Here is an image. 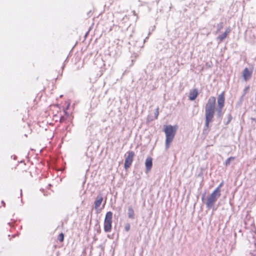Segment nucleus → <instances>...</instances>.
<instances>
[{
	"instance_id": "obj_1",
	"label": "nucleus",
	"mask_w": 256,
	"mask_h": 256,
	"mask_svg": "<svg viewBox=\"0 0 256 256\" xmlns=\"http://www.w3.org/2000/svg\"><path fill=\"white\" fill-rule=\"evenodd\" d=\"M176 128L171 125L166 126L164 130L166 134V148H168L176 134Z\"/></svg>"
},
{
	"instance_id": "obj_2",
	"label": "nucleus",
	"mask_w": 256,
	"mask_h": 256,
	"mask_svg": "<svg viewBox=\"0 0 256 256\" xmlns=\"http://www.w3.org/2000/svg\"><path fill=\"white\" fill-rule=\"evenodd\" d=\"M216 98L210 96L208 100L205 107V115L214 116Z\"/></svg>"
},
{
	"instance_id": "obj_3",
	"label": "nucleus",
	"mask_w": 256,
	"mask_h": 256,
	"mask_svg": "<svg viewBox=\"0 0 256 256\" xmlns=\"http://www.w3.org/2000/svg\"><path fill=\"white\" fill-rule=\"evenodd\" d=\"M112 212L109 211L106 212L104 220V229L106 232H110L112 227Z\"/></svg>"
},
{
	"instance_id": "obj_4",
	"label": "nucleus",
	"mask_w": 256,
	"mask_h": 256,
	"mask_svg": "<svg viewBox=\"0 0 256 256\" xmlns=\"http://www.w3.org/2000/svg\"><path fill=\"white\" fill-rule=\"evenodd\" d=\"M128 156L124 160V167L126 170L129 168L133 162V158L134 156V152L132 151H128L127 152Z\"/></svg>"
},
{
	"instance_id": "obj_5",
	"label": "nucleus",
	"mask_w": 256,
	"mask_h": 256,
	"mask_svg": "<svg viewBox=\"0 0 256 256\" xmlns=\"http://www.w3.org/2000/svg\"><path fill=\"white\" fill-rule=\"evenodd\" d=\"M218 198V196L214 195V194H211L207 198L206 202V208L208 209L213 208Z\"/></svg>"
},
{
	"instance_id": "obj_6",
	"label": "nucleus",
	"mask_w": 256,
	"mask_h": 256,
	"mask_svg": "<svg viewBox=\"0 0 256 256\" xmlns=\"http://www.w3.org/2000/svg\"><path fill=\"white\" fill-rule=\"evenodd\" d=\"M206 120L203 129V133L207 134L209 132V124L212 122L214 116L205 115Z\"/></svg>"
},
{
	"instance_id": "obj_7",
	"label": "nucleus",
	"mask_w": 256,
	"mask_h": 256,
	"mask_svg": "<svg viewBox=\"0 0 256 256\" xmlns=\"http://www.w3.org/2000/svg\"><path fill=\"white\" fill-rule=\"evenodd\" d=\"M224 92H222L218 97V108H222L224 106Z\"/></svg>"
},
{
	"instance_id": "obj_8",
	"label": "nucleus",
	"mask_w": 256,
	"mask_h": 256,
	"mask_svg": "<svg viewBox=\"0 0 256 256\" xmlns=\"http://www.w3.org/2000/svg\"><path fill=\"white\" fill-rule=\"evenodd\" d=\"M103 200V198L101 194H98L94 201V209L96 210L101 204Z\"/></svg>"
},
{
	"instance_id": "obj_9",
	"label": "nucleus",
	"mask_w": 256,
	"mask_h": 256,
	"mask_svg": "<svg viewBox=\"0 0 256 256\" xmlns=\"http://www.w3.org/2000/svg\"><path fill=\"white\" fill-rule=\"evenodd\" d=\"M145 165L147 171H149L152 166V159L150 157L146 158L145 162Z\"/></svg>"
},
{
	"instance_id": "obj_10",
	"label": "nucleus",
	"mask_w": 256,
	"mask_h": 256,
	"mask_svg": "<svg viewBox=\"0 0 256 256\" xmlns=\"http://www.w3.org/2000/svg\"><path fill=\"white\" fill-rule=\"evenodd\" d=\"M198 95V90L196 89H194L191 90L189 94L188 98L190 100H194Z\"/></svg>"
},
{
	"instance_id": "obj_11",
	"label": "nucleus",
	"mask_w": 256,
	"mask_h": 256,
	"mask_svg": "<svg viewBox=\"0 0 256 256\" xmlns=\"http://www.w3.org/2000/svg\"><path fill=\"white\" fill-rule=\"evenodd\" d=\"M242 75L244 79L246 80L251 77L252 72H250L248 68H245L243 71Z\"/></svg>"
},
{
	"instance_id": "obj_12",
	"label": "nucleus",
	"mask_w": 256,
	"mask_h": 256,
	"mask_svg": "<svg viewBox=\"0 0 256 256\" xmlns=\"http://www.w3.org/2000/svg\"><path fill=\"white\" fill-rule=\"evenodd\" d=\"M230 32V28H226L224 33L218 36V38L219 39L220 42L222 41L224 38H226L228 34Z\"/></svg>"
},
{
	"instance_id": "obj_13",
	"label": "nucleus",
	"mask_w": 256,
	"mask_h": 256,
	"mask_svg": "<svg viewBox=\"0 0 256 256\" xmlns=\"http://www.w3.org/2000/svg\"><path fill=\"white\" fill-rule=\"evenodd\" d=\"M128 215L129 218L132 220L134 219V212L131 206L128 208Z\"/></svg>"
},
{
	"instance_id": "obj_14",
	"label": "nucleus",
	"mask_w": 256,
	"mask_h": 256,
	"mask_svg": "<svg viewBox=\"0 0 256 256\" xmlns=\"http://www.w3.org/2000/svg\"><path fill=\"white\" fill-rule=\"evenodd\" d=\"M235 158H236L234 156H230V157L228 158L227 160H226L224 162V165L226 166H228L230 164V162L234 160H235Z\"/></svg>"
},
{
	"instance_id": "obj_15",
	"label": "nucleus",
	"mask_w": 256,
	"mask_h": 256,
	"mask_svg": "<svg viewBox=\"0 0 256 256\" xmlns=\"http://www.w3.org/2000/svg\"><path fill=\"white\" fill-rule=\"evenodd\" d=\"M222 108H218L216 109V116L218 118H220L223 116V112L222 111Z\"/></svg>"
},
{
	"instance_id": "obj_16",
	"label": "nucleus",
	"mask_w": 256,
	"mask_h": 256,
	"mask_svg": "<svg viewBox=\"0 0 256 256\" xmlns=\"http://www.w3.org/2000/svg\"><path fill=\"white\" fill-rule=\"evenodd\" d=\"M220 188L217 187L212 194H214V195L220 197Z\"/></svg>"
},
{
	"instance_id": "obj_17",
	"label": "nucleus",
	"mask_w": 256,
	"mask_h": 256,
	"mask_svg": "<svg viewBox=\"0 0 256 256\" xmlns=\"http://www.w3.org/2000/svg\"><path fill=\"white\" fill-rule=\"evenodd\" d=\"M228 121L225 123L226 125H228L232 120V117L231 115V114H229L228 116Z\"/></svg>"
},
{
	"instance_id": "obj_18",
	"label": "nucleus",
	"mask_w": 256,
	"mask_h": 256,
	"mask_svg": "<svg viewBox=\"0 0 256 256\" xmlns=\"http://www.w3.org/2000/svg\"><path fill=\"white\" fill-rule=\"evenodd\" d=\"M58 240L60 242H63L64 240V235L62 233H61L58 236Z\"/></svg>"
},
{
	"instance_id": "obj_19",
	"label": "nucleus",
	"mask_w": 256,
	"mask_h": 256,
	"mask_svg": "<svg viewBox=\"0 0 256 256\" xmlns=\"http://www.w3.org/2000/svg\"><path fill=\"white\" fill-rule=\"evenodd\" d=\"M159 114V108L157 107L154 112V118L157 119Z\"/></svg>"
},
{
	"instance_id": "obj_20",
	"label": "nucleus",
	"mask_w": 256,
	"mask_h": 256,
	"mask_svg": "<svg viewBox=\"0 0 256 256\" xmlns=\"http://www.w3.org/2000/svg\"><path fill=\"white\" fill-rule=\"evenodd\" d=\"M222 28V24H218L217 25V28H218V31H219L221 30V28Z\"/></svg>"
},
{
	"instance_id": "obj_21",
	"label": "nucleus",
	"mask_w": 256,
	"mask_h": 256,
	"mask_svg": "<svg viewBox=\"0 0 256 256\" xmlns=\"http://www.w3.org/2000/svg\"><path fill=\"white\" fill-rule=\"evenodd\" d=\"M124 229H125V230L126 232H128L130 230V224H128L124 228Z\"/></svg>"
},
{
	"instance_id": "obj_22",
	"label": "nucleus",
	"mask_w": 256,
	"mask_h": 256,
	"mask_svg": "<svg viewBox=\"0 0 256 256\" xmlns=\"http://www.w3.org/2000/svg\"><path fill=\"white\" fill-rule=\"evenodd\" d=\"M66 120V118L64 116H62L60 117V122H64V120Z\"/></svg>"
},
{
	"instance_id": "obj_23",
	"label": "nucleus",
	"mask_w": 256,
	"mask_h": 256,
	"mask_svg": "<svg viewBox=\"0 0 256 256\" xmlns=\"http://www.w3.org/2000/svg\"><path fill=\"white\" fill-rule=\"evenodd\" d=\"M223 184H224V182H221V183L218 185V187L219 188H220L222 186Z\"/></svg>"
},
{
	"instance_id": "obj_24",
	"label": "nucleus",
	"mask_w": 256,
	"mask_h": 256,
	"mask_svg": "<svg viewBox=\"0 0 256 256\" xmlns=\"http://www.w3.org/2000/svg\"><path fill=\"white\" fill-rule=\"evenodd\" d=\"M64 112L65 113V114L66 115L68 116V112L66 111V110H64Z\"/></svg>"
},
{
	"instance_id": "obj_25",
	"label": "nucleus",
	"mask_w": 256,
	"mask_h": 256,
	"mask_svg": "<svg viewBox=\"0 0 256 256\" xmlns=\"http://www.w3.org/2000/svg\"><path fill=\"white\" fill-rule=\"evenodd\" d=\"M1 204H3V206H5L6 204H5V202L3 200L1 201Z\"/></svg>"
},
{
	"instance_id": "obj_26",
	"label": "nucleus",
	"mask_w": 256,
	"mask_h": 256,
	"mask_svg": "<svg viewBox=\"0 0 256 256\" xmlns=\"http://www.w3.org/2000/svg\"><path fill=\"white\" fill-rule=\"evenodd\" d=\"M251 120H252L254 121L255 122H256V118H251Z\"/></svg>"
},
{
	"instance_id": "obj_27",
	"label": "nucleus",
	"mask_w": 256,
	"mask_h": 256,
	"mask_svg": "<svg viewBox=\"0 0 256 256\" xmlns=\"http://www.w3.org/2000/svg\"><path fill=\"white\" fill-rule=\"evenodd\" d=\"M248 88H249L248 86L246 88L244 89V91L247 90L248 89Z\"/></svg>"
},
{
	"instance_id": "obj_28",
	"label": "nucleus",
	"mask_w": 256,
	"mask_h": 256,
	"mask_svg": "<svg viewBox=\"0 0 256 256\" xmlns=\"http://www.w3.org/2000/svg\"><path fill=\"white\" fill-rule=\"evenodd\" d=\"M16 156H14V160H16Z\"/></svg>"
},
{
	"instance_id": "obj_29",
	"label": "nucleus",
	"mask_w": 256,
	"mask_h": 256,
	"mask_svg": "<svg viewBox=\"0 0 256 256\" xmlns=\"http://www.w3.org/2000/svg\"><path fill=\"white\" fill-rule=\"evenodd\" d=\"M22 196V190H20V196Z\"/></svg>"
},
{
	"instance_id": "obj_30",
	"label": "nucleus",
	"mask_w": 256,
	"mask_h": 256,
	"mask_svg": "<svg viewBox=\"0 0 256 256\" xmlns=\"http://www.w3.org/2000/svg\"><path fill=\"white\" fill-rule=\"evenodd\" d=\"M204 196H203L202 197V200H204Z\"/></svg>"
},
{
	"instance_id": "obj_31",
	"label": "nucleus",
	"mask_w": 256,
	"mask_h": 256,
	"mask_svg": "<svg viewBox=\"0 0 256 256\" xmlns=\"http://www.w3.org/2000/svg\"><path fill=\"white\" fill-rule=\"evenodd\" d=\"M10 226H11V223L10 222H8V224Z\"/></svg>"
},
{
	"instance_id": "obj_32",
	"label": "nucleus",
	"mask_w": 256,
	"mask_h": 256,
	"mask_svg": "<svg viewBox=\"0 0 256 256\" xmlns=\"http://www.w3.org/2000/svg\"><path fill=\"white\" fill-rule=\"evenodd\" d=\"M146 39H148V38H146L144 40V42L146 41Z\"/></svg>"
}]
</instances>
